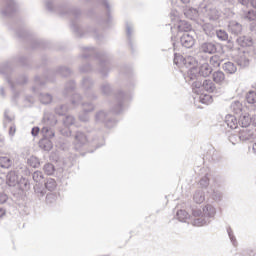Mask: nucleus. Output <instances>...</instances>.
<instances>
[{"mask_svg":"<svg viewBox=\"0 0 256 256\" xmlns=\"http://www.w3.org/2000/svg\"><path fill=\"white\" fill-rule=\"evenodd\" d=\"M101 91L103 95H111V91H113V89L109 83L105 82L101 85Z\"/></svg>","mask_w":256,"mask_h":256,"instance_id":"obj_53","label":"nucleus"},{"mask_svg":"<svg viewBox=\"0 0 256 256\" xmlns=\"http://www.w3.org/2000/svg\"><path fill=\"white\" fill-rule=\"evenodd\" d=\"M180 43L182 47H185L186 49H191V47L195 45V38H193V35H191V33L186 32L183 33V35L180 37Z\"/></svg>","mask_w":256,"mask_h":256,"instance_id":"obj_16","label":"nucleus"},{"mask_svg":"<svg viewBox=\"0 0 256 256\" xmlns=\"http://www.w3.org/2000/svg\"><path fill=\"white\" fill-rule=\"evenodd\" d=\"M13 165V160L7 156H0V167L2 169H9Z\"/></svg>","mask_w":256,"mask_h":256,"instance_id":"obj_37","label":"nucleus"},{"mask_svg":"<svg viewBox=\"0 0 256 256\" xmlns=\"http://www.w3.org/2000/svg\"><path fill=\"white\" fill-rule=\"evenodd\" d=\"M103 143H105V140H103V134L101 132H94L92 134V147L98 149V147H102Z\"/></svg>","mask_w":256,"mask_h":256,"instance_id":"obj_19","label":"nucleus"},{"mask_svg":"<svg viewBox=\"0 0 256 256\" xmlns=\"http://www.w3.org/2000/svg\"><path fill=\"white\" fill-rule=\"evenodd\" d=\"M176 219L181 223H187V219H189V213L185 210H178L176 213Z\"/></svg>","mask_w":256,"mask_h":256,"instance_id":"obj_42","label":"nucleus"},{"mask_svg":"<svg viewBox=\"0 0 256 256\" xmlns=\"http://www.w3.org/2000/svg\"><path fill=\"white\" fill-rule=\"evenodd\" d=\"M220 49L221 46L213 41L202 42L199 45V52L205 55H215V53H219Z\"/></svg>","mask_w":256,"mask_h":256,"instance_id":"obj_8","label":"nucleus"},{"mask_svg":"<svg viewBox=\"0 0 256 256\" xmlns=\"http://www.w3.org/2000/svg\"><path fill=\"white\" fill-rule=\"evenodd\" d=\"M126 36L130 48L133 49V24L131 22H126Z\"/></svg>","mask_w":256,"mask_h":256,"instance_id":"obj_29","label":"nucleus"},{"mask_svg":"<svg viewBox=\"0 0 256 256\" xmlns=\"http://www.w3.org/2000/svg\"><path fill=\"white\" fill-rule=\"evenodd\" d=\"M229 29H230L231 33H233L234 35H239V33H241V31H243V26H241V24H239L237 22H232L229 25Z\"/></svg>","mask_w":256,"mask_h":256,"instance_id":"obj_43","label":"nucleus"},{"mask_svg":"<svg viewBox=\"0 0 256 256\" xmlns=\"http://www.w3.org/2000/svg\"><path fill=\"white\" fill-rule=\"evenodd\" d=\"M193 201L201 205L205 201V192L203 190H196L193 194Z\"/></svg>","mask_w":256,"mask_h":256,"instance_id":"obj_34","label":"nucleus"},{"mask_svg":"<svg viewBox=\"0 0 256 256\" xmlns=\"http://www.w3.org/2000/svg\"><path fill=\"white\" fill-rule=\"evenodd\" d=\"M32 179L35 183H41L43 181V172L35 171L32 175Z\"/></svg>","mask_w":256,"mask_h":256,"instance_id":"obj_56","label":"nucleus"},{"mask_svg":"<svg viewBox=\"0 0 256 256\" xmlns=\"http://www.w3.org/2000/svg\"><path fill=\"white\" fill-rule=\"evenodd\" d=\"M210 63L213 65V67H221V64L223 63V59L219 55H213L210 58Z\"/></svg>","mask_w":256,"mask_h":256,"instance_id":"obj_48","label":"nucleus"},{"mask_svg":"<svg viewBox=\"0 0 256 256\" xmlns=\"http://www.w3.org/2000/svg\"><path fill=\"white\" fill-rule=\"evenodd\" d=\"M57 187V182L53 178H48L47 181L45 182V188L48 191H55Z\"/></svg>","mask_w":256,"mask_h":256,"instance_id":"obj_47","label":"nucleus"},{"mask_svg":"<svg viewBox=\"0 0 256 256\" xmlns=\"http://www.w3.org/2000/svg\"><path fill=\"white\" fill-rule=\"evenodd\" d=\"M199 183H200V186H202V188L204 189L209 187V177L207 176L202 177Z\"/></svg>","mask_w":256,"mask_h":256,"instance_id":"obj_61","label":"nucleus"},{"mask_svg":"<svg viewBox=\"0 0 256 256\" xmlns=\"http://www.w3.org/2000/svg\"><path fill=\"white\" fill-rule=\"evenodd\" d=\"M63 123L65 127H71V125H75V118L71 115H68L64 118Z\"/></svg>","mask_w":256,"mask_h":256,"instance_id":"obj_57","label":"nucleus"},{"mask_svg":"<svg viewBox=\"0 0 256 256\" xmlns=\"http://www.w3.org/2000/svg\"><path fill=\"white\" fill-rule=\"evenodd\" d=\"M174 65H177L178 67H191V65H197V60H195L194 57L188 56L187 58H184L183 55L180 54H174Z\"/></svg>","mask_w":256,"mask_h":256,"instance_id":"obj_10","label":"nucleus"},{"mask_svg":"<svg viewBox=\"0 0 256 256\" xmlns=\"http://www.w3.org/2000/svg\"><path fill=\"white\" fill-rule=\"evenodd\" d=\"M16 35L20 38V39H25V37L29 36V32L25 29H20L16 31Z\"/></svg>","mask_w":256,"mask_h":256,"instance_id":"obj_60","label":"nucleus"},{"mask_svg":"<svg viewBox=\"0 0 256 256\" xmlns=\"http://www.w3.org/2000/svg\"><path fill=\"white\" fill-rule=\"evenodd\" d=\"M238 123L241 125V127H243V129H247V127L251 125V117L247 115L240 116Z\"/></svg>","mask_w":256,"mask_h":256,"instance_id":"obj_44","label":"nucleus"},{"mask_svg":"<svg viewBox=\"0 0 256 256\" xmlns=\"http://www.w3.org/2000/svg\"><path fill=\"white\" fill-rule=\"evenodd\" d=\"M216 213L217 210L210 204L203 207L202 210L200 208H193L191 223L194 227L209 225V223H211V219L215 217Z\"/></svg>","mask_w":256,"mask_h":256,"instance_id":"obj_1","label":"nucleus"},{"mask_svg":"<svg viewBox=\"0 0 256 256\" xmlns=\"http://www.w3.org/2000/svg\"><path fill=\"white\" fill-rule=\"evenodd\" d=\"M50 75H60L61 77H69L71 69L67 66H59L54 72L50 71Z\"/></svg>","mask_w":256,"mask_h":256,"instance_id":"obj_23","label":"nucleus"},{"mask_svg":"<svg viewBox=\"0 0 256 256\" xmlns=\"http://www.w3.org/2000/svg\"><path fill=\"white\" fill-rule=\"evenodd\" d=\"M82 87L85 90V97L90 101H95L97 99V95L95 92L91 91V87H93V80L89 77H84L82 80Z\"/></svg>","mask_w":256,"mask_h":256,"instance_id":"obj_13","label":"nucleus"},{"mask_svg":"<svg viewBox=\"0 0 256 256\" xmlns=\"http://www.w3.org/2000/svg\"><path fill=\"white\" fill-rule=\"evenodd\" d=\"M237 65L239 67L245 68V67H249V52H242L240 53L236 59H235Z\"/></svg>","mask_w":256,"mask_h":256,"instance_id":"obj_17","label":"nucleus"},{"mask_svg":"<svg viewBox=\"0 0 256 256\" xmlns=\"http://www.w3.org/2000/svg\"><path fill=\"white\" fill-rule=\"evenodd\" d=\"M91 70H92L91 64H85L80 67L81 73H89V71H91Z\"/></svg>","mask_w":256,"mask_h":256,"instance_id":"obj_62","label":"nucleus"},{"mask_svg":"<svg viewBox=\"0 0 256 256\" xmlns=\"http://www.w3.org/2000/svg\"><path fill=\"white\" fill-rule=\"evenodd\" d=\"M242 16L247 21H250V23L256 21V12L254 10L243 11Z\"/></svg>","mask_w":256,"mask_h":256,"instance_id":"obj_41","label":"nucleus"},{"mask_svg":"<svg viewBox=\"0 0 256 256\" xmlns=\"http://www.w3.org/2000/svg\"><path fill=\"white\" fill-rule=\"evenodd\" d=\"M28 187H29V180L23 178V179L21 180V188H22V189H27Z\"/></svg>","mask_w":256,"mask_h":256,"instance_id":"obj_64","label":"nucleus"},{"mask_svg":"<svg viewBox=\"0 0 256 256\" xmlns=\"http://www.w3.org/2000/svg\"><path fill=\"white\" fill-rule=\"evenodd\" d=\"M228 141H230V143H232V145H237V143H239V141H241L239 139V134H231L228 137Z\"/></svg>","mask_w":256,"mask_h":256,"instance_id":"obj_59","label":"nucleus"},{"mask_svg":"<svg viewBox=\"0 0 256 256\" xmlns=\"http://www.w3.org/2000/svg\"><path fill=\"white\" fill-rule=\"evenodd\" d=\"M230 109L235 113V115H241V112L243 111V104L239 101H234L231 103Z\"/></svg>","mask_w":256,"mask_h":256,"instance_id":"obj_38","label":"nucleus"},{"mask_svg":"<svg viewBox=\"0 0 256 256\" xmlns=\"http://www.w3.org/2000/svg\"><path fill=\"white\" fill-rule=\"evenodd\" d=\"M195 65L197 64H191V66H189V71H188V77L191 81H195V79H197V75L199 73V70H197V68H195Z\"/></svg>","mask_w":256,"mask_h":256,"instance_id":"obj_45","label":"nucleus"},{"mask_svg":"<svg viewBox=\"0 0 256 256\" xmlns=\"http://www.w3.org/2000/svg\"><path fill=\"white\" fill-rule=\"evenodd\" d=\"M85 1H91V0H85ZM98 3H101L107 10V20H104V23H111V6L109 5L108 0H98Z\"/></svg>","mask_w":256,"mask_h":256,"instance_id":"obj_33","label":"nucleus"},{"mask_svg":"<svg viewBox=\"0 0 256 256\" xmlns=\"http://www.w3.org/2000/svg\"><path fill=\"white\" fill-rule=\"evenodd\" d=\"M39 147L43 149V151H51L53 149V142L48 138H42L39 141Z\"/></svg>","mask_w":256,"mask_h":256,"instance_id":"obj_32","label":"nucleus"},{"mask_svg":"<svg viewBox=\"0 0 256 256\" xmlns=\"http://www.w3.org/2000/svg\"><path fill=\"white\" fill-rule=\"evenodd\" d=\"M8 199H9V196H7V194H5L3 192L0 193V205L7 203Z\"/></svg>","mask_w":256,"mask_h":256,"instance_id":"obj_63","label":"nucleus"},{"mask_svg":"<svg viewBox=\"0 0 256 256\" xmlns=\"http://www.w3.org/2000/svg\"><path fill=\"white\" fill-rule=\"evenodd\" d=\"M215 35L219 41H227L229 39V34L225 30H216Z\"/></svg>","mask_w":256,"mask_h":256,"instance_id":"obj_50","label":"nucleus"},{"mask_svg":"<svg viewBox=\"0 0 256 256\" xmlns=\"http://www.w3.org/2000/svg\"><path fill=\"white\" fill-rule=\"evenodd\" d=\"M6 179L9 187H15L19 183V177L17 174H15V172L8 173Z\"/></svg>","mask_w":256,"mask_h":256,"instance_id":"obj_31","label":"nucleus"},{"mask_svg":"<svg viewBox=\"0 0 256 256\" xmlns=\"http://www.w3.org/2000/svg\"><path fill=\"white\" fill-rule=\"evenodd\" d=\"M82 109V112L78 116L79 121L82 123H88L90 119L89 113L95 111V105H93L91 102H84L82 103Z\"/></svg>","mask_w":256,"mask_h":256,"instance_id":"obj_12","label":"nucleus"},{"mask_svg":"<svg viewBox=\"0 0 256 256\" xmlns=\"http://www.w3.org/2000/svg\"><path fill=\"white\" fill-rule=\"evenodd\" d=\"M71 29L75 33L76 37H93L96 41H103V35H99L97 28L89 27L86 30L79 27L77 22H71Z\"/></svg>","mask_w":256,"mask_h":256,"instance_id":"obj_3","label":"nucleus"},{"mask_svg":"<svg viewBox=\"0 0 256 256\" xmlns=\"http://www.w3.org/2000/svg\"><path fill=\"white\" fill-rule=\"evenodd\" d=\"M212 77L214 83H217V85H223V83H225V73L221 70L215 71L212 74Z\"/></svg>","mask_w":256,"mask_h":256,"instance_id":"obj_26","label":"nucleus"},{"mask_svg":"<svg viewBox=\"0 0 256 256\" xmlns=\"http://www.w3.org/2000/svg\"><path fill=\"white\" fill-rule=\"evenodd\" d=\"M38 97L42 105H49L53 101V96L50 93H40Z\"/></svg>","mask_w":256,"mask_h":256,"instance_id":"obj_36","label":"nucleus"},{"mask_svg":"<svg viewBox=\"0 0 256 256\" xmlns=\"http://www.w3.org/2000/svg\"><path fill=\"white\" fill-rule=\"evenodd\" d=\"M227 233L232 245H234V247H237V238H235V234L233 233V229H231V227L227 228Z\"/></svg>","mask_w":256,"mask_h":256,"instance_id":"obj_55","label":"nucleus"},{"mask_svg":"<svg viewBox=\"0 0 256 256\" xmlns=\"http://www.w3.org/2000/svg\"><path fill=\"white\" fill-rule=\"evenodd\" d=\"M82 99L83 98L80 94H73L71 99V105H73V107H79V105H81Z\"/></svg>","mask_w":256,"mask_h":256,"instance_id":"obj_52","label":"nucleus"},{"mask_svg":"<svg viewBox=\"0 0 256 256\" xmlns=\"http://www.w3.org/2000/svg\"><path fill=\"white\" fill-rule=\"evenodd\" d=\"M222 69L225 71V73H228L229 75H233L234 73H237V66L233 62H225L222 65Z\"/></svg>","mask_w":256,"mask_h":256,"instance_id":"obj_28","label":"nucleus"},{"mask_svg":"<svg viewBox=\"0 0 256 256\" xmlns=\"http://www.w3.org/2000/svg\"><path fill=\"white\" fill-rule=\"evenodd\" d=\"M27 163L30 167H33L34 169H38L39 165H41V163L39 162V158L35 156H31L30 158H28Z\"/></svg>","mask_w":256,"mask_h":256,"instance_id":"obj_51","label":"nucleus"},{"mask_svg":"<svg viewBox=\"0 0 256 256\" xmlns=\"http://www.w3.org/2000/svg\"><path fill=\"white\" fill-rule=\"evenodd\" d=\"M43 170L46 175H53V173H55V166L51 163H47L44 165Z\"/></svg>","mask_w":256,"mask_h":256,"instance_id":"obj_54","label":"nucleus"},{"mask_svg":"<svg viewBox=\"0 0 256 256\" xmlns=\"http://www.w3.org/2000/svg\"><path fill=\"white\" fill-rule=\"evenodd\" d=\"M184 15L187 19H191L193 21L199 17V11L195 8H186L184 9Z\"/></svg>","mask_w":256,"mask_h":256,"instance_id":"obj_30","label":"nucleus"},{"mask_svg":"<svg viewBox=\"0 0 256 256\" xmlns=\"http://www.w3.org/2000/svg\"><path fill=\"white\" fill-rule=\"evenodd\" d=\"M236 43L240 47H251L253 45V39L250 36H239L236 39Z\"/></svg>","mask_w":256,"mask_h":256,"instance_id":"obj_22","label":"nucleus"},{"mask_svg":"<svg viewBox=\"0 0 256 256\" xmlns=\"http://www.w3.org/2000/svg\"><path fill=\"white\" fill-rule=\"evenodd\" d=\"M205 17H208L211 21H215V19H219V11L211 6H205L202 10Z\"/></svg>","mask_w":256,"mask_h":256,"instance_id":"obj_18","label":"nucleus"},{"mask_svg":"<svg viewBox=\"0 0 256 256\" xmlns=\"http://www.w3.org/2000/svg\"><path fill=\"white\" fill-rule=\"evenodd\" d=\"M129 99H131V96L129 94L119 91L116 94L117 105L113 108V113L119 115V113L123 111V104L127 103Z\"/></svg>","mask_w":256,"mask_h":256,"instance_id":"obj_11","label":"nucleus"},{"mask_svg":"<svg viewBox=\"0 0 256 256\" xmlns=\"http://www.w3.org/2000/svg\"><path fill=\"white\" fill-rule=\"evenodd\" d=\"M0 73L2 75H6V81L10 85V87H17V85H25L27 83V77L20 76L15 82L13 81V77L9 75L11 73V63L7 62L1 66Z\"/></svg>","mask_w":256,"mask_h":256,"instance_id":"obj_4","label":"nucleus"},{"mask_svg":"<svg viewBox=\"0 0 256 256\" xmlns=\"http://www.w3.org/2000/svg\"><path fill=\"white\" fill-rule=\"evenodd\" d=\"M95 57L98 61V72L102 77H107L109 74V56L105 52H97L94 47H83L82 48V57L87 59L88 57Z\"/></svg>","mask_w":256,"mask_h":256,"instance_id":"obj_2","label":"nucleus"},{"mask_svg":"<svg viewBox=\"0 0 256 256\" xmlns=\"http://www.w3.org/2000/svg\"><path fill=\"white\" fill-rule=\"evenodd\" d=\"M43 121L46 126H44L41 130V133L43 135L44 139H53L55 137V131L51 129L54 125H57V119H55V116L46 114L43 118ZM49 125L51 127H49Z\"/></svg>","mask_w":256,"mask_h":256,"instance_id":"obj_6","label":"nucleus"},{"mask_svg":"<svg viewBox=\"0 0 256 256\" xmlns=\"http://www.w3.org/2000/svg\"><path fill=\"white\" fill-rule=\"evenodd\" d=\"M15 116L9 114V110L4 112V125L6 126L7 123H12L14 121Z\"/></svg>","mask_w":256,"mask_h":256,"instance_id":"obj_58","label":"nucleus"},{"mask_svg":"<svg viewBox=\"0 0 256 256\" xmlns=\"http://www.w3.org/2000/svg\"><path fill=\"white\" fill-rule=\"evenodd\" d=\"M192 89L194 93H199L203 90L207 93H215V91H217V86L215 85V82H213V80L205 79L203 83L200 81L193 82Z\"/></svg>","mask_w":256,"mask_h":256,"instance_id":"obj_7","label":"nucleus"},{"mask_svg":"<svg viewBox=\"0 0 256 256\" xmlns=\"http://www.w3.org/2000/svg\"><path fill=\"white\" fill-rule=\"evenodd\" d=\"M213 73V67L209 63H204L199 67L198 75L200 77H209Z\"/></svg>","mask_w":256,"mask_h":256,"instance_id":"obj_21","label":"nucleus"},{"mask_svg":"<svg viewBox=\"0 0 256 256\" xmlns=\"http://www.w3.org/2000/svg\"><path fill=\"white\" fill-rule=\"evenodd\" d=\"M246 101L249 105H252L254 111H256V92L251 90L246 95Z\"/></svg>","mask_w":256,"mask_h":256,"instance_id":"obj_35","label":"nucleus"},{"mask_svg":"<svg viewBox=\"0 0 256 256\" xmlns=\"http://www.w3.org/2000/svg\"><path fill=\"white\" fill-rule=\"evenodd\" d=\"M73 91H75V81L71 80L66 83L62 94L64 97H69V95H73Z\"/></svg>","mask_w":256,"mask_h":256,"instance_id":"obj_27","label":"nucleus"},{"mask_svg":"<svg viewBox=\"0 0 256 256\" xmlns=\"http://www.w3.org/2000/svg\"><path fill=\"white\" fill-rule=\"evenodd\" d=\"M6 6L1 10L3 17H11L17 11L15 0H5Z\"/></svg>","mask_w":256,"mask_h":256,"instance_id":"obj_15","label":"nucleus"},{"mask_svg":"<svg viewBox=\"0 0 256 256\" xmlns=\"http://www.w3.org/2000/svg\"><path fill=\"white\" fill-rule=\"evenodd\" d=\"M202 29L208 37H213L215 35V32L217 31L215 27L212 26L211 23L204 24L202 26Z\"/></svg>","mask_w":256,"mask_h":256,"instance_id":"obj_39","label":"nucleus"},{"mask_svg":"<svg viewBox=\"0 0 256 256\" xmlns=\"http://www.w3.org/2000/svg\"><path fill=\"white\" fill-rule=\"evenodd\" d=\"M34 193L37 195L39 199H41V197H45L47 191H45V188H43L41 184H36L34 186Z\"/></svg>","mask_w":256,"mask_h":256,"instance_id":"obj_46","label":"nucleus"},{"mask_svg":"<svg viewBox=\"0 0 256 256\" xmlns=\"http://www.w3.org/2000/svg\"><path fill=\"white\" fill-rule=\"evenodd\" d=\"M179 33H189L191 31V24L185 20H180L176 25Z\"/></svg>","mask_w":256,"mask_h":256,"instance_id":"obj_25","label":"nucleus"},{"mask_svg":"<svg viewBox=\"0 0 256 256\" xmlns=\"http://www.w3.org/2000/svg\"><path fill=\"white\" fill-rule=\"evenodd\" d=\"M89 138L82 131H77L74 136V147L77 151L84 145H87Z\"/></svg>","mask_w":256,"mask_h":256,"instance_id":"obj_14","label":"nucleus"},{"mask_svg":"<svg viewBox=\"0 0 256 256\" xmlns=\"http://www.w3.org/2000/svg\"><path fill=\"white\" fill-rule=\"evenodd\" d=\"M95 123H104V125L111 129L117 125V122L113 119H109L107 112L100 110L95 114Z\"/></svg>","mask_w":256,"mask_h":256,"instance_id":"obj_9","label":"nucleus"},{"mask_svg":"<svg viewBox=\"0 0 256 256\" xmlns=\"http://www.w3.org/2000/svg\"><path fill=\"white\" fill-rule=\"evenodd\" d=\"M225 124L230 129H237L239 121L237 120V117H235L234 115L228 114L225 117Z\"/></svg>","mask_w":256,"mask_h":256,"instance_id":"obj_24","label":"nucleus"},{"mask_svg":"<svg viewBox=\"0 0 256 256\" xmlns=\"http://www.w3.org/2000/svg\"><path fill=\"white\" fill-rule=\"evenodd\" d=\"M254 135L255 134L253 133V130H250L247 128L240 130V132L238 134L240 141H251V139H253Z\"/></svg>","mask_w":256,"mask_h":256,"instance_id":"obj_20","label":"nucleus"},{"mask_svg":"<svg viewBox=\"0 0 256 256\" xmlns=\"http://www.w3.org/2000/svg\"><path fill=\"white\" fill-rule=\"evenodd\" d=\"M198 101L202 103V105H211V103H213V96L209 94H201L198 97Z\"/></svg>","mask_w":256,"mask_h":256,"instance_id":"obj_40","label":"nucleus"},{"mask_svg":"<svg viewBox=\"0 0 256 256\" xmlns=\"http://www.w3.org/2000/svg\"><path fill=\"white\" fill-rule=\"evenodd\" d=\"M67 111H69V107L67 105H65V104L58 105L55 108L56 115L63 116V115H65L67 113Z\"/></svg>","mask_w":256,"mask_h":256,"instance_id":"obj_49","label":"nucleus"},{"mask_svg":"<svg viewBox=\"0 0 256 256\" xmlns=\"http://www.w3.org/2000/svg\"><path fill=\"white\" fill-rule=\"evenodd\" d=\"M46 9L50 11V13H59V15H73V17H79L81 15V10L77 8L69 9L67 7H55L53 5V1L46 0Z\"/></svg>","mask_w":256,"mask_h":256,"instance_id":"obj_5","label":"nucleus"}]
</instances>
